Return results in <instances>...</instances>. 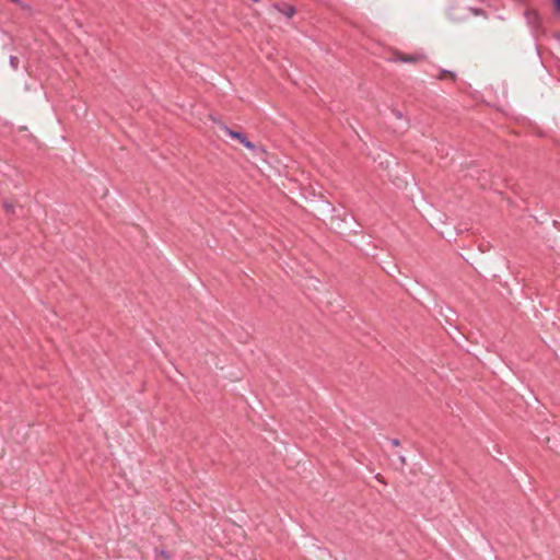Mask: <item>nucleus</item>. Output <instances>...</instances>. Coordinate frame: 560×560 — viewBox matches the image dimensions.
<instances>
[{
    "mask_svg": "<svg viewBox=\"0 0 560 560\" xmlns=\"http://www.w3.org/2000/svg\"><path fill=\"white\" fill-rule=\"evenodd\" d=\"M555 11L560 14V2H555Z\"/></svg>",
    "mask_w": 560,
    "mask_h": 560,
    "instance_id": "nucleus-4",
    "label": "nucleus"
},
{
    "mask_svg": "<svg viewBox=\"0 0 560 560\" xmlns=\"http://www.w3.org/2000/svg\"><path fill=\"white\" fill-rule=\"evenodd\" d=\"M422 59V55L416 54V55H402L400 52H395L393 56L394 61H400V62H418Z\"/></svg>",
    "mask_w": 560,
    "mask_h": 560,
    "instance_id": "nucleus-3",
    "label": "nucleus"
},
{
    "mask_svg": "<svg viewBox=\"0 0 560 560\" xmlns=\"http://www.w3.org/2000/svg\"><path fill=\"white\" fill-rule=\"evenodd\" d=\"M273 8L279 20H289L295 14V8L291 2H276Z\"/></svg>",
    "mask_w": 560,
    "mask_h": 560,
    "instance_id": "nucleus-1",
    "label": "nucleus"
},
{
    "mask_svg": "<svg viewBox=\"0 0 560 560\" xmlns=\"http://www.w3.org/2000/svg\"><path fill=\"white\" fill-rule=\"evenodd\" d=\"M228 135L231 138L238 140L246 149L250 151L255 150V144L252 141H249L244 133L234 130H228Z\"/></svg>",
    "mask_w": 560,
    "mask_h": 560,
    "instance_id": "nucleus-2",
    "label": "nucleus"
}]
</instances>
